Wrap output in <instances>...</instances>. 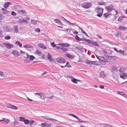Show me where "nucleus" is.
<instances>
[{"label":"nucleus","mask_w":127,"mask_h":127,"mask_svg":"<svg viewBox=\"0 0 127 127\" xmlns=\"http://www.w3.org/2000/svg\"><path fill=\"white\" fill-rule=\"evenodd\" d=\"M96 10H97L96 12L97 13H103V9L102 8L97 7L96 8Z\"/></svg>","instance_id":"nucleus-9"},{"label":"nucleus","mask_w":127,"mask_h":127,"mask_svg":"<svg viewBox=\"0 0 127 127\" xmlns=\"http://www.w3.org/2000/svg\"><path fill=\"white\" fill-rule=\"evenodd\" d=\"M118 52L124 54V51L123 50H120L118 51Z\"/></svg>","instance_id":"nucleus-57"},{"label":"nucleus","mask_w":127,"mask_h":127,"mask_svg":"<svg viewBox=\"0 0 127 127\" xmlns=\"http://www.w3.org/2000/svg\"><path fill=\"white\" fill-rule=\"evenodd\" d=\"M38 22V21L37 20H31V23L32 24L35 25Z\"/></svg>","instance_id":"nucleus-27"},{"label":"nucleus","mask_w":127,"mask_h":127,"mask_svg":"<svg viewBox=\"0 0 127 127\" xmlns=\"http://www.w3.org/2000/svg\"><path fill=\"white\" fill-rule=\"evenodd\" d=\"M69 115L70 116H72L74 117L76 119H78V118L75 115H74L73 114L70 113L69 114Z\"/></svg>","instance_id":"nucleus-48"},{"label":"nucleus","mask_w":127,"mask_h":127,"mask_svg":"<svg viewBox=\"0 0 127 127\" xmlns=\"http://www.w3.org/2000/svg\"><path fill=\"white\" fill-rule=\"evenodd\" d=\"M2 119V120H0V122H2V123H5L6 124L8 123L9 122V120L6 118H3Z\"/></svg>","instance_id":"nucleus-17"},{"label":"nucleus","mask_w":127,"mask_h":127,"mask_svg":"<svg viewBox=\"0 0 127 127\" xmlns=\"http://www.w3.org/2000/svg\"><path fill=\"white\" fill-rule=\"evenodd\" d=\"M35 31L36 32H40V30L39 29L37 28L36 29Z\"/></svg>","instance_id":"nucleus-56"},{"label":"nucleus","mask_w":127,"mask_h":127,"mask_svg":"<svg viewBox=\"0 0 127 127\" xmlns=\"http://www.w3.org/2000/svg\"><path fill=\"white\" fill-rule=\"evenodd\" d=\"M66 56L70 59H72L75 57V56L73 55H70L68 53H67L65 54Z\"/></svg>","instance_id":"nucleus-13"},{"label":"nucleus","mask_w":127,"mask_h":127,"mask_svg":"<svg viewBox=\"0 0 127 127\" xmlns=\"http://www.w3.org/2000/svg\"><path fill=\"white\" fill-rule=\"evenodd\" d=\"M73 32L74 34H75L76 35L78 34V32L76 31H74Z\"/></svg>","instance_id":"nucleus-64"},{"label":"nucleus","mask_w":127,"mask_h":127,"mask_svg":"<svg viewBox=\"0 0 127 127\" xmlns=\"http://www.w3.org/2000/svg\"><path fill=\"white\" fill-rule=\"evenodd\" d=\"M67 77L69 79H76L74 78L73 77H72L70 76H67Z\"/></svg>","instance_id":"nucleus-50"},{"label":"nucleus","mask_w":127,"mask_h":127,"mask_svg":"<svg viewBox=\"0 0 127 127\" xmlns=\"http://www.w3.org/2000/svg\"><path fill=\"white\" fill-rule=\"evenodd\" d=\"M72 82L74 83H77V81L80 82L81 81V80H71Z\"/></svg>","instance_id":"nucleus-31"},{"label":"nucleus","mask_w":127,"mask_h":127,"mask_svg":"<svg viewBox=\"0 0 127 127\" xmlns=\"http://www.w3.org/2000/svg\"><path fill=\"white\" fill-rule=\"evenodd\" d=\"M120 77L124 79H125L127 77V74L126 73L123 72L121 73L120 75Z\"/></svg>","instance_id":"nucleus-8"},{"label":"nucleus","mask_w":127,"mask_h":127,"mask_svg":"<svg viewBox=\"0 0 127 127\" xmlns=\"http://www.w3.org/2000/svg\"><path fill=\"white\" fill-rule=\"evenodd\" d=\"M75 38L76 40L78 41H81V38H79L77 35H76L75 36Z\"/></svg>","instance_id":"nucleus-41"},{"label":"nucleus","mask_w":127,"mask_h":127,"mask_svg":"<svg viewBox=\"0 0 127 127\" xmlns=\"http://www.w3.org/2000/svg\"><path fill=\"white\" fill-rule=\"evenodd\" d=\"M11 14L13 15V16H15L16 15V13H15L14 11H12L11 13Z\"/></svg>","instance_id":"nucleus-55"},{"label":"nucleus","mask_w":127,"mask_h":127,"mask_svg":"<svg viewBox=\"0 0 127 127\" xmlns=\"http://www.w3.org/2000/svg\"><path fill=\"white\" fill-rule=\"evenodd\" d=\"M92 62L91 61H86L85 63L87 64L91 65Z\"/></svg>","instance_id":"nucleus-38"},{"label":"nucleus","mask_w":127,"mask_h":127,"mask_svg":"<svg viewBox=\"0 0 127 127\" xmlns=\"http://www.w3.org/2000/svg\"><path fill=\"white\" fill-rule=\"evenodd\" d=\"M87 40H86V41L88 43H89V44L91 43L92 44V42H91V40H88L87 39Z\"/></svg>","instance_id":"nucleus-59"},{"label":"nucleus","mask_w":127,"mask_h":127,"mask_svg":"<svg viewBox=\"0 0 127 127\" xmlns=\"http://www.w3.org/2000/svg\"><path fill=\"white\" fill-rule=\"evenodd\" d=\"M76 48L78 49L82 52L83 51V50H86V49L83 48V46H81L80 47L77 46L76 47Z\"/></svg>","instance_id":"nucleus-21"},{"label":"nucleus","mask_w":127,"mask_h":127,"mask_svg":"<svg viewBox=\"0 0 127 127\" xmlns=\"http://www.w3.org/2000/svg\"><path fill=\"white\" fill-rule=\"evenodd\" d=\"M113 5L111 4L109 6L106 7V9L109 12H110L113 10Z\"/></svg>","instance_id":"nucleus-5"},{"label":"nucleus","mask_w":127,"mask_h":127,"mask_svg":"<svg viewBox=\"0 0 127 127\" xmlns=\"http://www.w3.org/2000/svg\"><path fill=\"white\" fill-rule=\"evenodd\" d=\"M117 93L119 95L124 96V97H127V95L123 92L118 91L117 92Z\"/></svg>","instance_id":"nucleus-19"},{"label":"nucleus","mask_w":127,"mask_h":127,"mask_svg":"<svg viewBox=\"0 0 127 127\" xmlns=\"http://www.w3.org/2000/svg\"><path fill=\"white\" fill-rule=\"evenodd\" d=\"M100 76L102 77H105L106 76V75L104 74L103 71H101L100 73Z\"/></svg>","instance_id":"nucleus-23"},{"label":"nucleus","mask_w":127,"mask_h":127,"mask_svg":"<svg viewBox=\"0 0 127 127\" xmlns=\"http://www.w3.org/2000/svg\"><path fill=\"white\" fill-rule=\"evenodd\" d=\"M41 117H42V118H45V119H47V120H49V121H51V120H52L53 121V122H54V121H56V122H58V121L55 119H52V118H46V117H44V116H42Z\"/></svg>","instance_id":"nucleus-22"},{"label":"nucleus","mask_w":127,"mask_h":127,"mask_svg":"<svg viewBox=\"0 0 127 127\" xmlns=\"http://www.w3.org/2000/svg\"><path fill=\"white\" fill-rule=\"evenodd\" d=\"M38 46L44 50H45L46 49V47L44 46V45L42 43H40L38 44Z\"/></svg>","instance_id":"nucleus-18"},{"label":"nucleus","mask_w":127,"mask_h":127,"mask_svg":"<svg viewBox=\"0 0 127 127\" xmlns=\"http://www.w3.org/2000/svg\"><path fill=\"white\" fill-rule=\"evenodd\" d=\"M3 34L2 31H0V37L2 38L3 37Z\"/></svg>","instance_id":"nucleus-54"},{"label":"nucleus","mask_w":127,"mask_h":127,"mask_svg":"<svg viewBox=\"0 0 127 127\" xmlns=\"http://www.w3.org/2000/svg\"><path fill=\"white\" fill-rule=\"evenodd\" d=\"M7 107L10 108L12 109L16 110L18 109V108L14 105H12L10 104H7L6 106Z\"/></svg>","instance_id":"nucleus-4"},{"label":"nucleus","mask_w":127,"mask_h":127,"mask_svg":"<svg viewBox=\"0 0 127 127\" xmlns=\"http://www.w3.org/2000/svg\"><path fill=\"white\" fill-rule=\"evenodd\" d=\"M20 52L21 53H22V54H24V55H25V54H26V53L25 52L21 50H20Z\"/></svg>","instance_id":"nucleus-62"},{"label":"nucleus","mask_w":127,"mask_h":127,"mask_svg":"<svg viewBox=\"0 0 127 127\" xmlns=\"http://www.w3.org/2000/svg\"><path fill=\"white\" fill-rule=\"evenodd\" d=\"M16 44H18V45L19 47H21L22 46V44L20 43L19 41H17L15 42Z\"/></svg>","instance_id":"nucleus-40"},{"label":"nucleus","mask_w":127,"mask_h":127,"mask_svg":"<svg viewBox=\"0 0 127 127\" xmlns=\"http://www.w3.org/2000/svg\"><path fill=\"white\" fill-rule=\"evenodd\" d=\"M24 122V123L26 124H28L29 123V120L27 119H25Z\"/></svg>","instance_id":"nucleus-39"},{"label":"nucleus","mask_w":127,"mask_h":127,"mask_svg":"<svg viewBox=\"0 0 127 127\" xmlns=\"http://www.w3.org/2000/svg\"><path fill=\"white\" fill-rule=\"evenodd\" d=\"M48 58V59L50 61H52L53 59L52 56L49 54Z\"/></svg>","instance_id":"nucleus-45"},{"label":"nucleus","mask_w":127,"mask_h":127,"mask_svg":"<svg viewBox=\"0 0 127 127\" xmlns=\"http://www.w3.org/2000/svg\"><path fill=\"white\" fill-rule=\"evenodd\" d=\"M12 53L15 56H20L19 55V52L16 50L13 51Z\"/></svg>","instance_id":"nucleus-12"},{"label":"nucleus","mask_w":127,"mask_h":127,"mask_svg":"<svg viewBox=\"0 0 127 127\" xmlns=\"http://www.w3.org/2000/svg\"><path fill=\"white\" fill-rule=\"evenodd\" d=\"M34 122L33 120H31L30 121V122L29 123L30 125V126H32L33 125V124L34 123Z\"/></svg>","instance_id":"nucleus-47"},{"label":"nucleus","mask_w":127,"mask_h":127,"mask_svg":"<svg viewBox=\"0 0 127 127\" xmlns=\"http://www.w3.org/2000/svg\"><path fill=\"white\" fill-rule=\"evenodd\" d=\"M56 62L60 64H63L65 63L66 61L64 58L59 57L57 59Z\"/></svg>","instance_id":"nucleus-1"},{"label":"nucleus","mask_w":127,"mask_h":127,"mask_svg":"<svg viewBox=\"0 0 127 127\" xmlns=\"http://www.w3.org/2000/svg\"><path fill=\"white\" fill-rule=\"evenodd\" d=\"M98 14H97L96 16L98 17H101L102 15V13H98Z\"/></svg>","instance_id":"nucleus-58"},{"label":"nucleus","mask_w":127,"mask_h":127,"mask_svg":"<svg viewBox=\"0 0 127 127\" xmlns=\"http://www.w3.org/2000/svg\"><path fill=\"white\" fill-rule=\"evenodd\" d=\"M23 47L25 48H31V46L29 44H26L24 45Z\"/></svg>","instance_id":"nucleus-28"},{"label":"nucleus","mask_w":127,"mask_h":127,"mask_svg":"<svg viewBox=\"0 0 127 127\" xmlns=\"http://www.w3.org/2000/svg\"><path fill=\"white\" fill-rule=\"evenodd\" d=\"M54 21L56 23H58L59 25L61 26H63V24L61 22V20L59 19H55L54 20Z\"/></svg>","instance_id":"nucleus-16"},{"label":"nucleus","mask_w":127,"mask_h":127,"mask_svg":"<svg viewBox=\"0 0 127 127\" xmlns=\"http://www.w3.org/2000/svg\"><path fill=\"white\" fill-rule=\"evenodd\" d=\"M35 58V57L32 55H30L29 57V59L30 60L32 61Z\"/></svg>","instance_id":"nucleus-37"},{"label":"nucleus","mask_w":127,"mask_h":127,"mask_svg":"<svg viewBox=\"0 0 127 127\" xmlns=\"http://www.w3.org/2000/svg\"><path fill=\"white\" fill-rule=\"evenodd\" d=\"M3 30L5 32H8L11 31L12 30V29L6 26V27H4L3 28Z\"/></svg>","instance_id":"nucleus-11"},{"label":"nucleus","mask_w":127,"mask_h":127,"mask_svg":"<svg viewBox=\"0 0 127 127\" xmlns=\"http://www.w3.org/2000/svg\"><path fill=\"white\" fill-rule=\"evenodd\" d=\"M59 46H61L64 47H68L70 46L69 44L66 43H59L57 44Z\"/></svg>","instance_id":"nucleus-7"},{"label":"nucleus","mask_w":127,"mask_h":127,"mask_svg":"<svg viewBox=\"0 0 127 127\" xmlns=\"http://www.w3.org/2000/svg\"><path fill=\"white\" fill-rule=\"evenodd\" d=\"M3 44L7 48L9 49H11L13 46V45L10 43H3Z\"/></svg>","instance_id":"nucleus-3"},{"label":"nucleus","mask_w":127,"mask_h":127,"mask_svg":"<svg viewBox=\"0 0 127 127\" xmlns=\"http://www.w3.org/2000/svg\"><path fill=\"white\" fill-rule=\"evenodd\" d=\"M61 49L64 52H66L68 50V49L65 48L63 47H61Z\"/></svg>","instance_id":"nucleus-29"},{"label":"nucleus","mask_w":127,"mask_h":127,"mask_svg":"<svg viewBox=\"0 0 127 127\" xmlns=\"http://www.w3.org/2000/svg\"><path fill=\"white\" fill-rule=\"evenodd\" d=\"M65 67L67 66L68 67H71V65L69 64V63L68 62H67L66 64L65 65Z\"/></svg>","instance_id":"nucleus-44"},{"label":"nucleus","mask_w":127,"mask_h":127,"mask_svg":"<svg viewBox=\"0 0 127 127\" xmlns=\"http://www.w3.org/2000/svg\"><path fill=\"white\" fill-rule=\"evenodd\" d=\"M45 94L44 93H41L40 97L43 99H44L46 97V96L45 95Z\"/></svg>","instance_id":"nucleus-20"},{"label":"nucleus","mask_w":127,"mask_h":127,"mask_svg":"<svg viewBox=\"0 0 127 127\" xmlns=\"http://www.w3.org/2000/svg\"><path fill=\"white\" fill-rule=\"evenodd\" d=\"M11 4V3L9 2H5L4 4L3 7L5 8H7Z\"/></svg>","instance_id":"nucleus-15"},{"label":"nucleus","mask_w":127,"mask_h":127,"mask_svg":"<svg viewBox=\"0 0 127 127\" xmlns=\"http://www.w3.org/2000/svg\"><path fill=\"white\" fill-rule=\"evenodd\" d=\"M36 52L37 54L38 55H39L40 56L41 55H42V52L38 50H36Z\"/></svg>","instance_id":"nucleus-35"},{"label":"nucleus","mask_w":127,"mask_h":127,"mask_svg":"<svg viewBox=\"0 0 127 127\" xmlns=\"http://www.w3.org/2000/svg\"><path fill=\"white\" fill-rule=\"evenodd\" d=\"M119 29L120 30H124L126 31L127 29V28L124 26H120L119 27Z\"/></svg>","instance_id":"nucleus-26"},{"label":"nucleus","mask_w":127,"mask_h":127,"mask_svg":"<svg viewBox=\"0 0 127 127\" xmlns=\"http://www.w3.org/2000/svg\"><path fill=\"white\" fill-rule=\"evenodd\" d=\"M98 4L99 5H105L106 3L104 2H99L98 3Z\"/></svg>","instance_id":"nucleus-42"},{"label":"nucleus","mask_w":127,"mask_h":127,"mask_svg":"<svg viewBox=\"0 0 127 127\" xmlns=\"http://www.w3.org/2000/svg\"><path fill=\"white\" fill-rule=\"evenodd\" d=\"M11 37L10 36H7L5 37L4 39L5 40H8L10 39Z\"/></svg>","instance_id":"nucleus-49"},{"label":"nucleus","mask_w":127,"mask_h":127,"mask_svg":"<svg viewBox=\"0 0 127 127\" xmlns=\"http://www.w3.org/2000/svg\"><path fill=\"white\" fill-rule=\"evenodd\" d=\"M118 71L120 72H122L125 71L126 70V68L125 67L120 68V67H118Z\"/></svg>","instance_id":"nucleus-14"},{"label":"nucleus","mask_w":127,"mask_h":127,"mask_svg":"<svg viewBox=\"0 0 127 127\" xmlns=\"http://www.w3.org/2000/svg\"><path fill=\"white\" fill-rule=\"evenodd\" d=\"M20 12L23 13H26L25 11H24L23 10H20Z\"/></svg>","instance_id":"nucleus-63"},{"label":"nucleus","mask_w":127,"mask_h":127,"mask_svg":"<svg viewBox=\"0 0 127 127\" xmlns=\"http://www.w3.org/2000/svg\"><path fill=\"white\" fill-rule=\"evenodd\" d=\"M110 13L109 12H107L106 13H105L103 14L105 18H108Z\"/></svg>","instance_id":"nucleus-25"},{"label":"nucleus","mask_w":127,"mask_h":127,"mask_svg":"<svg viewBox=\"0 0 127 127\" xmlns=\"http://www.w3.org/2000/svg\"><path fill=\"white\" fill-rule=\"evenodd\" d=\"M18 22L19 24H21L23 23H26L27 24L28 23L27 21L25 20L24 19H19L18 21Z\"/></svg>","instance_id":"nucleus-10"},{"label":"nucleus","mask_w":127,"mask_h":127,"mask_svg":"<svg viewBox=\"0 0 127 127\" xmlns=\"http://www.w3.org/2000/svg\"><path fill=\"white\" fill-rule=\"evenodd\" d=\"M10 12V11H8L6 9L4 11H3V14H8Z\"/></svg>","instance_id":"nucleus-33"},{"label":"nucleus","mask_w":127,"mask_h":127,"mask_svg":"<svg viewBox=\"0 0 127 127\" xmlns=\"http://www.w3.org/2000/svg\"><path fill=\"white\" fill-rule=\"evenodd\" d=\"M19 118V121L22 122H24L25 119V118L22 117H20Z\"/></svg>","instance_id":"nucleus-34"},{"label":"nucleus","mask_w":127,"mask_h":127,"mask_svg":"<svg viewBox=\"0 0 127 127\" xmlns=\"http://www.w3.org/2000/svg\"><path fill=\"white\" fill-rule=\"evenodd\" d=\"M91 3H85L82 4V6L85 8H88L91 6Z\"/></svg>","instance_id":"nucleus-2"},{"label":"nucleus","mask_w":127,"mask_h":127,"mask_svg":"<svg viewBox=\"0 0 127 127\" xmlns=\"http://www.w3.org/2000/svg\"><path fill=\"white\" fill-rule=\"evenodd\" d=\"M92 44L95 46H99L98 44L96 42H92Z\"/></svg>","instance_id":"nucleus-30"},{"label":"nucleus","mask_w":127,"mask_h":127,"mask_svg":"<svg viewBox=\"0 0 127 127\" xmlns=\"http://www.w3.org/2000/svg\"><path fill=\"white\" fill-rule=\"evenodd\" d=\"M14 32H15L16 33H17L18 32V28H17V26H14Z\"/></svg>","instance_id":"nucleus-24"},{"label":"nucleus","mask_w":127,"mask_h":127,"mask_svg":"<svg viewBox=\"0 0 127 127\" xmlns=\"http://www.w3.org/2000/svg\"><path fill=\"white\" fill-rule=\"evenodd\" d=\"M96 56V57L99 60V61H102V60H101L100 58L99 57L97 56L96 55H95Z\"/></svg>","instance_id":"nucleus-61"},{"label":"nucleus","mask_w":127,"mask_h":127,"mask_svg":"<svg viewBox=\"0 0 127 127\" xmlns=\"http://www.w3.org/2000/svg\"><path fill=\"white\" fill-rule=\"evenodd\" d=\"M41 93H35V94L36 95H37L38 96H40Z\"/></svg>","instance_id":"nucleus-60"},{"label":"nucleus","mask_w":127,"mask_h":127,"mask_svg":"<svg viewBox=\"0 0 127 127\" xmlns=\"http://www.w3.org/2000/svg\"><path fill=\"white\" fill-rule=\"evenodd\" d=\"M121 33L120 32H117L115 35L117 37H119L121 35Z\"/></svg>","instance_id":"nucleus-46"},{"label":"nucleus","mask_w":127,"mask_h":127,"mask_svg":"<svg viewBox=\"0 0 127 127\" xmlns=\"http://www.w3.org/2000/svg\"><path fill=\"white\" fill-rule=\"evenodd\" d=\"M124 17H125V16H122V17H120L118 19V20L120 22H121L122 21Z\"/></svg>","instance_id":"nucleus-36"},{"label":"nucleus","mask_w":127,"mask_h":127,"mask_svg":"<svg viewBox=\"0 0 127 127\" xmlns=\"http://www.w3.org/2000/svg\"><path fill=\"white\" fill-rule=\"evenodd\" d=\"M80 29L81 30V32L83 33H84L86 36H88V34H87V33H86V32L84 30H83V29Z\"/></svg>","instance_id":"nucleus-43"},{"label":"nucleus","mask_w":127,"mask_h":127,"mask_svg":"<svg viewBox=\"0 0 127 127\" xmlns=\"http://www.w3.org/2000/svg\"><path fill=\"white\" fill-rule=\"evenodd\" d=\"M51 45L53 47H55L56 46V45L55 44L54 42L51 43Z\"/></svg>","instance_id":"nucleus-51"},{"label":"nucleus","mask_w":127,"mask_h":127,"mask_svg":"<svg viewBox=\"0 0 127 127\" xmlns=\"http://www.w3.org/2000/svg\"><path fill=\"white\" fill-rule=\"evenodd\" d=\"M94 64L95 65H97V64L96 63L95 61H92L91 63V65Z\"/></svg>","instance_id":"nucleus-52"},{"label":"nucleus","mask_w":127,"mask_h":127,"mask_svg":"<svg viewBox=\"0 0 127 127\" xmlns=\"http://www.w3.org/2000/svg\"><path fill=\"white\" fill-rule=\"evenodd\" d=\"M41 126L42 127H50L51 126V124H48L46 123H42Z\"/></svg>","instance_id":"nucleus-6"},{"label":"nucleus","mask_w":127,"mask_h":127,"mask_svg":"<svg viewBox=\"0 0 127 127\" xmlns=\"http://www.w3.org/2000/svg\"><path fill=\"white\" fill-rule=\"evenodd\" d=\"M112 70L113 71H117L118 67L116 68V67H112Z\"/></svg>","instance_id":"nucleus-53"},{"label":"nucleus","mask_w":127,"mask_h":127,"mask_svg":"<svg viewBox=\"0 0 127 127\" xmlns=\"http://www.w3.org/2000/svg\"><path fill=\"white\" fill-rule=\"evenodd\" d=\"M0 75L1 77H5V75L3 73L0 71Z\"/></svg>","instance_id":"nucleus-32"}]
</instances>
